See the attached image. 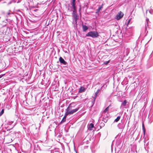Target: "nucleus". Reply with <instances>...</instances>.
I'll list each match as a JSON object with an SVG mask.
<instances>
[{
    "mask_svg": "<svg viewBox=\"0 0 153 153\" xmlns=\"http://www.w3.org/2000/svg\"><path fill=\"white\" fill-rule=\"evenodd\" d=\"M75 1L76 0H72V1L71 2L70 4L73 9L72 13L73 19L72 23L73 24L76 25V26H77V20L79 18L78 14L76 13V8L75 6Z\"/></svg>",
    "mask_w": 153,
    "mask_h": 153,
    "instance_id": "nucleus-1",
    "label": "nucleus"
},
{
    "mask_svg": "<svg viewBox=\"0 0 153 153\" xmlns=\"http://www.w3.org/2000/svg\"><path fill=\"white\" fill-rule=\"evenodd\" d=\"M73 103L70 104L68 108L66 109V112L65 113L68 115L69 114L71 115L77 112L79 109V108H76L74 109H73L74 106H73Z\"/></svg>",
    "mask_w": 153,
    "mask_h": 153,
    "instance_id": "nucleus-2",
    "label": "nucleus"
},
{
    "mask_svg": "<svg viewBox=\"0 0 153 153\" xmlns=\"http://www.w3.org/2000/svg\"><path fill=\"white\" fill-rule=\"evenodd\" d=\"M86 36H90L93 38H96L99 36V33L96 31H91L88 33Z\"/></svg>",
    "mask_w": 153,
    "mask_h": 153,
    "instance_id": "nucleus-3",
    "label": "nucleus"
},
{
    "mask_svg": "<svg viewBox=\"0 0 153 153\" xmlns=\"http://www.w3.org/2000/svg\"><path fill=\"white\" fill-rule=\"evenodd\" d=\"M124 15L123 13L121 11L118 13L115 17V19L117 20H119L122 18Z\"/></svg>",
    "mask_w": 153,
    "mask_h": 153,
    "instance_id": "nucleus-4",
    "label": "nucleus"
},
{
    "mask_svg": "<svg viewBox=\"0 0 153 153\" xmlns=\"http://www.w3.org/2000/svg\"><path fill=\"white\" fill-rule=\"evenodd\" d=\"M59 60L61 64L64 65L66 66L68 64L67 62L65 61L61 57H60Z\"/></svg>",
    "mask_w": 153,
    "mask_h": 153,
    "instance_id": "nucleus-5",
    "label": "nucleus"
},
{
    "mask_svg": "<svg viewBox=\"0 0 153 153\" xmlns=\"http://www.w3.org/2000/svg\"><path fill=\"white\" fill-rule=\"evenodd\" d=\"M110 106V105L107 107L102 112V116H105V115H106L107 114H106V113L107 114L108 113V110H109V108Z\"/></svg>",
    "mask_w": 153,
    "mask_h": 153,
    "instance_id": "nucleus-6",
    "label": "nucleus"
},
{
    "mask_svg": "<svg viewBox=\"0 0 153 153\" xmlns=\"http://www.w3.org/2000/svg\"><path fill=\"white\" fill-rule=\"evenodd\" d=\"M103 4H102L101 6L100 5L99 6L98 9L96 10V14H99V13L100 11L102 10L103 7Z\"/></svg>",
    "mask_w": 153,
    "mask_h": 153,
    "instance_id": "nucleus-7",
    "label": "nucleus"
},
{
    "mask_svg": "<svg viewBox=\"0 0 153 153\" xmlns=\"http://www.w3.org/2000/svg\"><path fill=\"white\" fill-rule=\"evenodd\" d=\"M85 91V88L82 86H81L78 92L80 93L84 92Z\"/></svg>",
    "mask_w": 153,
    "mask_h": 153,
    "instance_id": "nucleus-8",
    "label": "nucleus"
},
{
    "mask_svg": "<svg viewBox=\"0 0 153 153\" xmlns=\"http://www.w3.org/2000/svg\"><path fill=\"white\" fill-rule=\"evenodd\" d=\"M100 89H98L97 90V91H96V92L95 93V97L94 98V100L92 102L93 103H94V102L95 101V99H96V98L97 97V94H99V93L100 92Z\"/></svg>",
    "mask_w": 153,
    "mask_h": 153,
    "instance_id": "nucleus-9",
    "label": "nucleus"
},
{
    "mask_svg": "<svg viewBox=\"0 0 153 153\" xmlns=\"http://www.w3.org/2000/svg\"><path fill=\"white\" fill-rule=\"evenodd\" d=\"M68 115V114H66L65 113V115H64V117H63V118L61 121V123H64V122H65V121L66 120V117Z\"/></svg>",
    "mask_w": 153,
    "mask_h": 153,
    "instance_id": "nucleus-10",
    "label": "nucleus"
},
{
    "mask_svg": "<svg viewBox=\"0 0 153 153\" xmlns=\"http://www.w3.org/2000/svg\"><path fill=\"white\" fill-rule=\"evenodd\" d=\"M82 27L83 29V31L84 32H85L88 29V27L85 25H82Z\"/></svg>",
    "mask_w": 153,
    "mask_h": 153,
    "instance_id": "nucleus-11",
    "label": "nucleus"
},
{
    "mask_svg": "<svg viewBox=\"0 0 153 153\" xmlns=\"http://www.w3.org/2000/svg\"><path fill=\"white\" fill-rule=\"evenodd\" d=\"M18 108H16L15 111V115L16 116L17 118H19Z\"/></svg>",
    "mask_w": 153,
    "mask_h": 153,
    "instance_id": "nucleus-12",
    "label": "nucleus"
},
{
    "mask_svg": "<svg viewBox=\"0 0 153 153\" xmlns=\"http://www.w3.org/2000/svg\"><path fill=\"white\" fill-rule=\"evenodd\" d=\"M117 126L119 129H122L123 128L124 126L123 124L122 123H119Z\"/></svg>",
    "mask_w": 153,
    "mask_h": 153,
    "instance_id": "nucleus-13",
    "label": "nucleus"
},
{
    "mask_svg": "<svg viewBox=\"0 0 153 153\" xmlns=\"http://www.w3.org/2000/svg\"><path fill=\"white\" fill-rule=\"evenodd\" d=\"M94 127V125L93 123H91L89 124V128L90 130H92V128H93Z\"/></svg>",
    "mask_w": 153,
    "mask_h": 153,
    "instance_id": "nucleus-14",
    "label": "nucleus"
},
{
    "mask_svg": "<svg viewBox=\"0 0 153 153\" xmlns=\"http://www.w3.org/2000/svg\"><path fill=\"white\" fill-rule=\"evenodd\" d=\"M105 116H102V121H103L105 123H106L107 121L108 120V117H107V118H105Z\"/></svg>",
    "mask_w": 153,
    "mask_h": 153,
    "instance_id": "nucleus-15",
    "label": "nucleus"
},
{
    "mask_svg": "<svg viewBox=\"0 0 153 153\" xmlns=\"http://www.w3.org/2000/svg\"><path fill=\"white\" fill-rule=\"evenodd\" d=\"M127 102L126 101V100H124L121 105V107H122V106H126V104L127 103Z\"/></svg>",
    "mask_w": 153,
    "mask_h": 153,
    "instance_id": "nucleus-16",
    "label": "nucleus"
},
{
    "mask_svg": "<svg viewBox=\"0 0 153 153\" xmlns=\"http://www.w3.org/2000/svg\"><path fill=\"white\" fill-rule=\"evenodd\" d=\"M120 116H119L117 117L116 119H115L114 120V122H117L118 121H119L120 119Z\"/></svg>",
    "mask_w": 153,
    "mask_h": 153,
    "instance_id": "nucleus-17",
    "label": "nucleus"
},
{
    "mask_svg": "<svg viewBox=\"0 0 153 153\" xmlns=\"http://www.w3.org/2000/svg\"><path fill=\"white\" fill-rule=\"evenodd\" d=\"M9 12H8V13H7V15H6L7 17H8L10 16V14H12V12L10 13V10H9Z\"/></svg>",
    "mask_w": 153,
    "mask_h": 153,
    "instance_id": "nucleus-18",
    "label": "nucleus"
},
{
    "mask_svg": "<svg viewBox=\"0 0 153 153\" xmlns=\"http://www.w3.org/2000/svg\"><path fill=\"white\" fill-rule=\"evenodd\" d=\"M146 23H147V24L146 25H146L147 26H148V22H149V19L148 18H146Z\"/></svg>",
    "mask_w": 153,
    "mask_h": 153,
    "instance_id": "nucleus-19",
    "label": "nucleus"
},
{
    "mask_svg": "<svg viewBox=\"0 0 153 153\" xmlns=\"http://www.w3.org/2000/svg\"><path fill=\"white\" fill-rule=\"evenodd\" d=\"M149 13L151 14H153V10L151 8L149 11Z\"/></svg>",
    "mask_w": 153,
    "mask_h": 153,
    "instance_id": "nucleus-20",
    "label": "nucleus"
},
{
    "mask_svg": "<svg viewBox=\"0 0 153 153\" xmlns=\"http://www.w3.org/2000/svg\"><path fill=\"white\" fill-rule=\"evenodd\" d=\"M110 60L108 61H105V62H104V64L105 65H107L109 62H110Z\"/></svg>",
    "mask_w": 153,
    "mask_h": 153,
    "instance_id": "nucleus-21",
    "label": "nucleus"
},
{
    "mask_svg": "<svg viewBox=\"0 0 153 153\" xmlns=\"http://www.w3.org/2000/svg\"><path fill=\"white\" fill-rule=\"evenodd\" d=\"M4 113V110L2 109L1 112H0V117Z\"/></svg>",
    "mask_w": 153,
    "mask_h": 153,
    "instance_id": "nucleus-22",
    "label": "nucleus"
},
{
    "mask_svg": "<svg viewBox=\"0 0 153 153\" xmlns=\"http://www.w3.org/2000/svg\"><path fill=\"white\" fill-rule=\"evenodd\" d=\"M12 1L14 3L17 2V3H18L19 2V0H16H16H13Z\"/></svg>",
    "mask_w": 153,
    "mask_h": 153,
    "instance_id": "nucleus-23",
    "label": "nucleus"
},
{
    "mask_svg": "<svg viewBox=\"0 0 153 153\" xmlns=\"http://www.w3.org/2000/svg\"><path fill=\"white\" fill-rule=\"evenodd\" d=\"M143 130L144 134L145 133V128L144 127L143 124Z\"/></svg>",
    "mask_w": 153,
    "mask_h": 153,
    "instance_id": "nucleus-24",
    "label": "nucleus"
},
{
    "mask_svg": "<svg viewBox=\"0 0 153 153\" xmlns=\"http://www.w3.org/2000/svg\"><path fill=\"white\" fill-rule=\"evenodd\" d=\"M52 153H59V152L58 151H55L52 152Z\"/></svg>",
    "mask_w": 153,
    "mask_h": 153,
    "instance_id": "nucleus-25",
    "label": "nucleus"
},
{
    "mask_svg": "<svg viewBox=\"0 0 153 153\" xmlns=\"http://www.w3.org/2000/svg\"><path fill=\"white\" fill-rule=\"evenodd\" d=\"M130 20H131L130 19L128 21V23H127V25L130 22Z\"/></svg>",
    "mask_w": 153,
    "mask_h": 153,
    "instance_id": "nucleus-26",
    "label": "nucleus"
},
{
    "mask_svg": "<svg viewBox=\"0 0 153 153\" xmlns=\"http://www.w3.org/2000/svg\"><path fill=\"white\" fill-rule=\"evenodd\" d=\"M101 126H104V123H101Z\"/></svg>",
    "mask_w": 153,
    "mask_h": 153,
    "instance_id": "nucleus-27",
    "label": "nucleus"
},
{
    "mask_svg": "<svg viewBox=\"0 0 153 153\" xmlns=\"http://www.w3.org/2000/svg\"><path fill=\"white\" fill-rule=\"evenodd\" d=\"M68 10L70 11H72V9L70 10L69 8H68Z\"/></svg>",
    "mask_w": 153,
    "mask_h": 153,
    "instance_id": "nucleus-28",
    "label": "nucleus"
},
{
    "mask_svg": "<svg viewBox=\"0 0 153 153\" xmlns=\"http://www.w3.org/2000/svg\"><path fill=\"white\" fill-rule=\"evenodd\" d=\"M37 10H38V9H36V10H34V11L35 12H36V11H37Z\"/></svg>",
    "mask_w": 153,
    "mask_h": 153,
    "instance_id": "nucleus-29",
    "label": "nucleus"
},
{
    "mask_svg": "<svg viewBox=\"0 0 153 153\" xmlns=\"http://www.w3.org/2000/svg\"><path fill=\"white\" fill-rule=\"evenodd\" d=\"M147 11H148V10H147L146 11V13H147Z\"/></svg>",
    "mask_w": 153,
    "mask_h": 153,
    "instance_id": "nucleus-30",
    "label": "nucleus"
},
{
    "mask_svg": "<svg viewBox=\"0 0 153 153\" xmlns=\"http://www.w3.org/2000/svg\"><path fill=\"white\" fill-rule=\"evenodd\" d=\"M80 10H81V8H79V11H80Z\"/></svg>",
    "mask_w": 153,
    "mask_h": 153,
    "instance_id": "nucleus-31",
    "label": "nucleus"
},
{
    "mask_svg": "<svg viewBox=\"0 0 153 153\" xmlns=\"http://www.w3.org/2000/svg\"><path fill=\"white\" fill-rule=\"evenodd\" d=\"M17 11H19V10H17Z\"/></svg>",
    "mask_w": 153,
    "mask_h": 153,
    "instance_id": "nucleus-32",
    "label": "nucleus"
},
{
    "mask_svg": "<svg viewBox=\"0 0 153 153\" xmlns=\"http://www.w3.org/2000/svg\"><path fill=\"white\" fill-rule=\"evenodd\" d=\"M1 78V77H0V78Z\"/></svg>",
    "mask_w": 153,
    "mask_h": 153,
    "instance_id": "nucleus-33",
    "label": "nucleus"
}]
</instances>
